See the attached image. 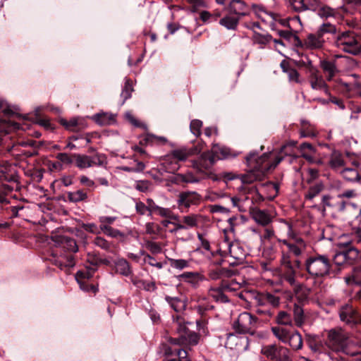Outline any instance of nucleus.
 <instances>
[{
  "mask_svg": "<svg viewBox=\"0 0 361 361\" xmlns=\"http://www.w3.org/2000/svg\"><path fill=\"white\" fill-rule=\"evenodd\" d=\"M230 14H233L240 19L250 14L249 6L243 0H231L227 6Z\"/></svg>",
  "mask_w": 361,
  "mask_h": 361,
  "instance_id": "nucleus-23",
  "label": "nucleus"
},
{
  "mask_svg": "<svg viewBox=\"0 0 361 361\" xmlns=\"http://www.w3.org/2000/svg\"><path fill=\"white\" fill-rule=\"evenodd\" d=\"M356 309L351 305L346 304L341 307L339 316H356Z\"/></svg>",
  "mask_w": 361,
  "mask_h": 361,
  "instance_id": "nucleus-57",
  "label": "nucleus"
},
{
  "mask_svg": "<svg viewBox=\"0 0 361 361\" xmlns=\"http://www.w3.org/2000/svg\"><path fill=\"white\" fill-rule=\"evenodd\" d=\"M101 232H103L107 236L118 238H124L125 234L119 230L112 228L111 226L99 225Z\"/></svg>",
  "mask_w": 361,
  "mask_h": 361,
  "instance_id": "nucleus-44",
  "label": "nucleus"
},
{
  "mask_svg": "<svg viewBox=\"0 0 361 361\" xmlns=\"http://www.w3.org/2000/svg\"><path fill=\"white\" fill-rule=\"evenodd\" d=\"M292 232V226L289 225V236L293 240L292 244L289 246L288 254L293 255L295 257H299L301 256L307 249V243L301 237L297 236L294 233H290Z\"/></svg>",
  "mask_w": 361,
  "mask_h": 361,
  "instance_id": "nucleus-17",
  "label": "nucleus"
},
{
  "mask_svg": "<svg viewBox=\"0 0 361 361\" xmlns=\"http://www.w3.org/2000/svg\"><path fill=\"white\" fill-rule=\"evenodd\" d=\"M77 281L80 288L84 291L95 293L98 290L96 286L90 283L88 281L77 280Z\"/></svg>",
  "mask_w": 361,
  "mask_h": 361,
  "instance_id": "nucleus-58",
  "label": "nucleus"
},
{
  "mask_svg": "<svg viewBox=\"0 0 361 361\" xmlns=\"http://www.w3.org/2000/svg\"><path fill=\"white\" fill-rule=\"evenodd\" d=\"M161 351L166 356V361H192L186 350L164 343Z\"/></svg>",
  "mask_w": 361,
  "mask_h": 361,
  "instance_id": "nucleus-16",
  "label": "nucleus"
},
{
  "mask_svg": "<svg viewBox=\"0 0 361 361\" xmlns=\"http://www.w3.org/2000/svg\"><path fill=\"white\" fill-rule=\"evenodd\" d=\"M354 167L344 168L340 171V173L344 179L349 182H355L361 179V171H359L358 165L353 163Z\"/></svg>",
  "mask_w": 361,
  "mask_h": 361,
  "instance_id": "nucleus-28",
  "label": "nucleus"
},
{
  "mask_svg": "<svg viewBox=\"0 0 361 361\" xmlns=\"http://www.w3.org/2000/svg\"><path fill=\"white\" fill-rule=\"evenodd\" d=\"M94 271H92V269L87 267L85 270H80L77 271L75 274L76 280L89 281L92 276Z\"/></svg>",
  "mask_w": 361,
  "mask_h": 361,
  "instance_id": "nucleus-52",
  "label": "nucleus"
},
{
  "mask_svg": "<svg viewBox=\"0 0 361 361\" xmlns=\"http://www.w3.org/2000/svg\"><path fill=\"white\" fill-rule=\"evenodd\" d=\"M252 38L254 43L263 46L269 44L272 39V37L270 35H262L257 31H255Z\"/></svg>",
  "mask_w": 361,
  "mask_h": 361,
  "instance_id": "nucleus-46",
  "label": "nucleus"
},
{
  "mask_svg": "<svg viewBox=\"0 0 361 361\" xmlns=\"http://www.w3.org/2000/svg\"><path fill=\"white\" fill-rule=\"evenodd\" d=\"M240 18L229 14L225 16L219 20V24L228 30H235L240 22Z\"/></svg>",
  "mask_w": 361,
  "mask_h": 361,
  "instance_id": "nucleus-36",
  "label": "nucleus"
},
{
  "mask_svg": "<svg viewBox=\"0 0 361 361\" xmlns=\"http://www.w3.org/2000/svg\"><path fill=\"white\" fill-rule=\"evenodd\" d=\"M312 207L325 216L327 209H334L338 212H343L346 207V202L344 200H339L338 197H334L326 194L322 195L319 204H314Z\"/></svg>",
  "mask_w": 361,
  "mask_h": 361,
  "instance_id": "nucleus-10",
  "label": "nucleus"
},
{
  "mask_svg": "<svg viewBox=\"0 0 361 361\" xmlns=\"http://www.w3.org/2000/svg\"><path fill=\"white\" fill-rule=\"evenodd\" d=\"M329 164L333 170L340 173L345 166L343 154L338 151H334L331 154Z\"/></svg>",
  "mask_w": 361,
  "mask_h": 361,
  "instance_id": "nucleus-32",
  "label": "nucleus"
},
{
  "mask_svg": "<svg viewBox=\"0 0 361 361\" xmlns=\"http://www.w3.org/2000/svg\"><path fill=\"white\" fill-rule=\"evenodd\" d=\"M317 31L322 36L323 38L324 35L326 34L335 35L336 36L338 32H340V31H338L336 26L330 23H324L322 24L319 27Z\"/></svg>",
  "mask_w": 361,
  "mask_h": 361,
  "instance_id": "nucleus-45",
  "label": "nucleus"
},
{
  "mask_svg": "<svg viewBox=\"0 0 361 361\" xmlns=\"http://www.w3.org/2000/svg\"><path fill=\"white\" fill-rule=\"evenodd\" d=\"M56 243L63 250L71 253L61 254L59 255H58L57 253H53L51 257L49 259L51 264L56 266L61 270L73 267L75 262L72 253H75L78 250L75 240L71 237L61 235L56 237Z\"/></svg>",
  "mask_w": 361,
  "mask_h": 361,
  "instance_id": "nucleus-3",
  "label": "nucleus"
},
{
  "mask_svg": "<svg viewBox=\"0 0 361 361\" xmlns=\"http://www.w3.org/2000/svg\"><path fill=\"white\" fill-rule=\"evenodd\" d=\"M247 321L241 319V317H238L233 323L232 328L236 334H251L253 335L255 331L252 329L251 325L255 323L258 317H245Z\"/></svg>",
  "mask_w": 361,
  "mask_h": 361,
  "instance_id": "nucleus-20",
  "label": "nucleus"
},
{
  "mask_svg": "<svg viewBox=\"0 0 361 361\" xmlns=\"http://www.w3.org/2000/svg\"><path fill=\"white\" fill-rule=\"evenodd\" d=\"M209 295L216 302H226L228 301V297L224 293L222 288H210Z\"/></svg>",
  "mask_w": 361,
  "mask_h": 361,
  "instance_id": "nucleus-43",
  "label": "nucleus"
},
{
  "mask_svg": "<svg viewBox=\"0 0 361 361\" xmlns=\"http://www.w3.org/2000/svg\"><path fill=\"white\" fill-rule=\"evenodd\" d=\"M280 276L282 281L288 283L289 285L295 284L297 277V269L303 267L301 260L296 257L292 259L290 255L282 253L280 260Z\"/></svg>",
  "mask_w": 361,
  "mask_h": 361,
  "instance_id": "nucleus-8",
  "label": "nucleus"
},
{
  "mask_svg": "<svg viewBox=\"0 0 361 361\" xmlns=\"http://www.w3.org/2000/svg\"><path fill=\"white\" fill-rule=\"evenodd\" d=\"M334 45L340 50L354 56L361 53V37L353 30L338 32L334 37Z\"/></svg>",
  "mask_w": 361,
  "mask_h": 361,
  "instance_id": "nucleus-6",
  "label": "nucleus"
},
{
  "mask_svg": "<svg viewBox=\"0 0 361 361\" xmlns=\"http://www.w3.org/2000/svg\"><path fill=\"white\" fill-rule=\"evenodd\" d=\"M202 196L196 191L180 192L176 199L177 207L180 212H188L192 206L200 204Z\"/></svg>",
  "mask_w": 361,
  "mask_h": 361,
  "instance_id": "nucleus-12",
  "label": "nucleus"
},
{
  "mask_svg": "<svg viewBox=\"0 0 361 361\" xmlns=\"http://www.w3.org/2000/svg\"><path fill=\"white\" fill-rule=\"evenodd\" d=\"M92 119L100 126H109L116 122V116L111 113H99Z\"/></svg>",
  "mask_w": 361,
  "mask_h": 361,
  "instance_id": "nucleus-34",
  "label": "nucleus"
},
{
  "mask_svg": "<svg viewBox=\"0 0 361 361\" xmlns=\"http://www.w3.org/2000/svg\"><path fill=\"white\" fill-rule=\"evenodd\" d=\"M201 215L197 214H190L188 215L183 216L181 219H179V221L183 226H184V230L188 228H196L198 226Z\"/></svg>",
  "mask_w": 361,
  "mask_h": 361,
  "instance_id": "nucleus-30",
  "label": "nucleus"
},
{
  "mask_svg": "<svg viewBox=\"0 0 361 361\" xmlns=\"http://www.w3.org/2000/svg\"><path fill=\"white\" fill-rule=\"evenodd\" d=\"M299 148L302 153V157H304L307 160H309L311 158L309 153L312 154V153L315 152L314 147L312 146V145H311L310 143H308V142L302 143L300 145Z\"/></svg>",
  "mask_w": 361,
  "mask_h": 361,
  "instance_id": "nucleus-48",
  "label": "nucleus"
},
{
  "mask_svg": "<svg viewBox=\"0 0 361 361\" xmlns=\"http://www.w3.org/2000/svg\"><path fill=\"white\" fill-rule=\"evenodd\" d=\"M87 262L92 266V271H95L97 267L101 264H107L109 262L106 259H102L99 255L94 252L88 253Z\"/></svg>",
  "mask_w": 361,
  "mask_h": 361,
  "instance_id": "nucleus-42",
  "label": "nucleus"
},
{
  "mask_svg": "<svg viewBox=\"0 0 361 361\" xmlns=\"http://www.w3.org/2000/svg\"><path fill=\"white\" fill-rule=\"evenodd\" d=\"M235 156L230 148L214 144L210 150L203 152L199 159L193 162V167L199 171L209 169L217 161Z\"/></svg>",
  "mask_w": 361,
  "mask_h": 361,
  "instance_id": "nucleus-4",
  "label": "nucleus"
},
{
  "mask_svg": "<svg viewBox=\"0 0 361 361\" xmlns=\"http://www.w3.org/2000/svg\"><path fill=\"white\" fill-rule=\"evenodd\" d=\"M288 7L295 12L305 11H316L318 8L317 0H286Z\"/></svg>",
  "mask_w": 361,
  "mask_h": 361,
  "instance_id": "nucleus-18",
  "label": "nucleus"
},
{
  "mask_svg": "<svg viewBox=\"0 0 361 361\" xmlns=\"http://www.w3.org/2000/svg\"><path fill=\"white\" fill-rule=\"evenodd\" d=\"M316 11H317V15L322 18H328L329 17H333L336 14V11L334 8L328 6H322L319 7V4L318 8Z\"/></svg>",
  "mask_w": 361,
  "mask_h": 361,
  "instance_id": "nucleus-47",
  "label": "nucleus"
},
{
  "mask_svg": "<svg viewBox=\"0 0 361 361\" xmlns=\"http://www.w3.org/2000/svg\"><path fill=\"white\" fill-rule=\"evenodd\" d=\"M183 317H173L174 324L177 326L176 331L178 334L183 333V343L189 344L190 345H196L199 343V334L191 330L188 326V325L194 326L192 322H185L182 321Z\"/></svg>",
  "mask_w": 361,
  "mask_h": 361,
  "instance_id": "nucleus-14",
  "label": "nucleus"
},
{
  "mask_svg": "<svg viewBox=\"0 0 361 361\" xmlns=\"http://www.w3.org/2000/svg\"><path fill=\"white\" fill-rule=\"evenodd\" d=\"M290 286L293 288V291L300 303L304 304L308 301L310 295L312 292L310 288L307 287L304 283H298L296 279L295 284Z\"/></svg>",
  "mask_w": 361,
  "mask_h": 361,
  "instance_id": "nucleus-27",
  "label": "nucleus"
},
{
  "mask_svg": "<svg viewBox=\"0 0 361 361\" xmlns=\"http://www.w3.org/2000/svg\"><path fill=\"white\" fill-rule=\"evenodd\" d=\"M155 213L162 217H169L173 220H178L179 219V216L178 215H173L172 211L169 208H164L159 206Z\"/></svg>",
  "mask_w": 361,
  "mask_h": 361,
  "instance_id": "nucleus-54",
  "label": "nucleus"
},
{
  "mask_svg": "<svg viewBox=\"0 0 361 361\" xmlns=\"http://www.w3.org/2000/svg\"><path fill=\"white\" fill-rule=\"evenodd\" d=\"M167 142V139L162 136H156L153 134L147 133L144 137H141L140 144L141 145H148L153 144L164 145Z\"/></svg>",
  "mask_w": 361,
  "mask_h": 361,
  "instance_id": "nucleus-37",
  "label": "nucleus"
},
{
  "mask_svg": "<svg viewBox=\"0 0 361 361\" xmlns=\"http://www.w3.org/2000/svg\"><path fill=\"white\" fill-rule=\"evenodd\" d=\"M346 250L335 254L333 262L338 266L343 265L348 259H354L358 256V251L351 245V243H346Z\"/></svg>",
  "mask_w": 361,
  "mask_h": 361,
  "instance_id": "nucleus-21",
  "label": "nucleus"
},
{
  "mask_svg": "<svg viewBox=\"0 0 361 361\" xmlns=\"http://www.w3.org/2000/svg\"><path fill=\"white\" fill-rule=\"evenodd\" d=\"M262 353L268 359L274 361H293L290 351L281 345H267L262 348Z\"/></svg>",
  "mask_w": 361,
  "mask_h": 361,
  "instance_id": "nucleus-11",
  "label": "nucleus"
},
{
  "mask_svg": "<svg viewBox=\"0 0 361 361\" xmlns=\"http://www.w3.org/2000/svg\"><path fill=\"white\" fill-rule=\"evenodd\" d=\"M56 158L63 164L71 165L73 163H75V157H73V154L61 152L56 155Z\"/></svg>",
  "mask_w": 361,
  "mask_h": 361,
  "instance_id": "nucleus-50",
  "label": "nucleus"
},
{
  "mask_svg": "<svg viewBox=\"0 0 361 361\" xmlns=\"http://www.w3.org/2000/svg\"><path fill=\"white\" fill-rule=\"evenodd\" d=\"M308 81L311 87L316 90H322L326 94H329V87L322 75L319 74V71L315 67L307 71Z\"/></svg>",
  "mask_w": 361,
  "mask_h": 361,
  "instance_id": "nucleus-19",
  "label": "nucleus"
},
{
  "mask_svg": "<svg viewBox=\"0 0 361 361\" xmlns=\"http://www.w3.org/2000/svg\"><path fill=\"white\" fill-rule=\"evenodd\" d=\"M344 323L345 329H350L351 334L357 333L361 329V317H341Z\"/></svg>",
  "mask_w": 361,
  "mask_h": 361,
  "instance_id": "nucleus-33",
  "label": "nucleus"
},
{
  "mask_svg": "<svg viewBox=\"0 0 361 361\" xmlns=\"http://www.w3.org/2000/svg\"><path fill=\"white\" fill-rule=\"evenodd\" d=\"M280 67L282 71L287 74L288 81L290 83L302 84L304 82V78H301L299 72L294 68H293L290 63L283 59L280 63Z\"/></svg>",
  "mask_w": 361,
  "mask_h": 361,
  "instance_id": "nucleus-25",
  "label": "nucleus"
},
{
  "mask_svg": "<svg viewBox=\"0 0 361 361\" xmlns=\"http://www.w3.org/2000/svg\"><path fill=\"white\" fill-rule=\"evenodd\" d=\"M59 123L61 125L65 127L68 130L73 131L75 128L78 126V121L75 118H72L70 121H67L64 118H60Z\"/></svg>",
  "mask_w": 361,
  "mask_h": 361,
  "instance_id": "nucleus-63",
  "label": "nucleus"
},
{
  "mask_svg": "<svg viewBox=\"0 0 361 361\" xmlns=\"http://www.w3.org/2000/svg\"><path fill=\"white\" fill-rule=\"evenodd\" d=\"M133 88L130 83L129 80H127L125 83L124 87L121 92V97L123 98V104L131 97Z\"/></svg>",
  "mask_w": 361,
  "mask_h": 361,
  "instance_id": "nucleus-59",
  "label": "nucleus"
},
{
  "mask_svg": "<svg viewBox=\"0 0 361 361\" xmlns=\"http://www.w3.org/2000/svg\"><path fill=\"white\" fill-rule=\"evenodd\" d=\"M195 308L197 310V312L202 316L212 310L214 306L209 304L207 301H202L199 305H196Z\"/></svg>",
  "mask_w": 361,
  "mask_h": 361,
  "instance_id": "nucleus-56",
  "label": "nucleus"
},
{
  "mask_svg": "<svg viewBox=\"0 0 361 361\" xmlns=\"http://www.w3.org/2000/svg\"><path fill=\"white\" fill-rule=\"evenodd\" d=\"M180 281H183L191 285L192 287L196 288L199 286L204 277L199 272L186 271L177 276Z\"/></svg>",
  "mask_w": 361,
  "mask_h": 361,
  "instance_id": "nucleus-26",
  "label": "nucleus"
},
{
  "mask_svg": "<svg viewBox=\"0 0 361 361\" xmlns=\"http://www.w3.org/2000/svg\"><path fill=\"white\" fill-rule=\"evenodd\" d=\"M141 255H145L144 262L147 263L149 265L159 269L163 267V264L161 262H157L154 257L149 254H145V251H142Z\"/></svg>",
  "mask_w": 361,
  "mask_h": 361,
  "instance_id": "nucleus-55",
  "label": "nucleus"
},
{
  "mask_svg": "<svg viewBox=\"0 0 361 361\" xmlns=\"http://www.w3.org/2000/svg\"><path fill=\"white\" fill-rule=\"evenodd\" d=\"M202 127V121L198 119H193L190 124V129L191 133L196 137H199L201 133Z\"/></svg>",
  "mask_w": 361,
  "mask_h": 361,
  "instance_id": "nucleus-53",
  "label": "nucleus"
},
{
  "mask_svg": "<svg viewBox=\"0 0 361 361\" xmlns=\"http://www.w3.org/2000/svg\"><path fill=\"white\" fill-rule=\"evenodd\" d=\"M276 322L279 326L271 327L274 335L282 342L288 343L293 349H300L302 346V336L293 329L291 317H276Z\"/></svg>",
  "mask_w": 361,
  "mask_h": 361,
  "instance_id": "nucleus-2",
  "label": "nucleus"
},
{
  "mask_svg": "<svg viewBox=\"0 0 361 361\" xmlns=\"http://www.w3.org/2000/svg\"><path fill=\"white\" fill-rule=\"evenodd\" d=\"M115 271L123 276H130L133 274V269L130 263L123 258L118 259L115 261Z\"/></svg>",
  "mask_w": 361,
  "mask_h": 361,
  "instance_id": "nucleus-31",
  "label": "nucleus"
},
{
  "mask_svg": "<svg viewBox=\"0 0 361 361\" xmlns=\"http://www.w3.org/2000/svg\"><path fill=\"white\" fill-rule=\"evenodd\" d=\"M320 67L326 74V80L331 81L337 73L338 68L334 61L323 60L320 62Z\"/></svg>",
  "mask_w": 361,
  "mask_h": 361,
  "instance_id": "nucleus-29",
  "label": "nucleus"
},
{
  "mask_svg": "<svg viewBox=\"0 0 361 361\" xmlns=\"http://www.w3.org/2000/svg\"><path fill=\"white\" fill-rule=\"evenodd\" d=\"M348 336L342 329H332L328 332L326 345L335 353H343L350 356L358 355L356 352H350L348 348Z\"/></svg>",
  "mask_w": 361,
  "mask_h": 361,
  "instance_id": "nucleus-9",
  "label": "nucleus"
},
{
  "mask_svg": "<svg viewBox=\"0 0 361 361\" xmlns=\"http://www.w3.org/2000/svg\"><path fill=\"white\" fill-rule=\"evenodd\" d=\"M200 181L199 178L194 176L192 173H187L185 174H177L175 176L172 180L176 184H179L181 183H195Z\"/></svg>",
  "mask_w": 361,
  "mask_h": 361,
  "instance_id": "nucleus-40",
  "label": "nucleus"
},
{
  "mask_svg": "<svg viewBox=\"0 0 361 361\" xmlns=\"http://www.w3.org/2000/svg\"><path fill=\"white\" fill-rule=\"evenodd\" d=\"M325 40L318 31L316 33H310L302 41V45L297 47L306 48L310 49H321L324 44Z\"/></svg>",
  "mask_w": 361,
  "mask_h": 361,
  "instance_id": "nucleus-24",
  "label": "nucleus"
},
{
  "mask_svg": "<svg viewBox=\"0 0 361 361\" xmlns=\"http://www.w3.org/2000/svg\"><path fill=\"white\" fill-rule=\"evenodd\" d=\"M145 227L146 233L147 234L158 235L161 233V231L160 226L154 222L147 223Z\"/></svg>",
  "mask_w": 361,
  "mask_h": 361,
  "instance_id": "nucleus-61",
  "label": "nucleus"
},
{
  "mask_svg": "<svg viewBox=\"0 0 361 361\" xmlns=\"http://www.w3.org/2000/svg\"><path fill=\"white\" fill-rule=\"evenodd\" d=\"M169 262L172 268L178 270H182L190 266V261L183 259H169Z\"/></svg>",
  "mask_w": 361,
  "mask_h": 361,
  "instance_id": "nucleus-49",
  "label": "nucleus"
},
{
  "mask_svg": "<svg viewBox=\"0 0 361 361\" xmlns=\"http://www.w3.org/2000/svg\"><path fill=\"white\" fill-rule=\"evenodd\" d=\"M1 175H0V178L6 181L10 182V183H18V176L15 173H9L7 171H1Z\"/></svg>",
  "mask_w": 361,
  "mask_h": 361,
  "instance_id": "nucleus-60",
  "label": "nucleus"
},
{
  "mask_svg": "<svg viewBox=\"0 0 361 361\" xmlns=\"http://www.w3.org/2000/svg\"><path fill=\"white\" fill-rule=\"evenodd\" d=\"M82 228L87 232L94 233V234H99L101 233V230L99 227L98 228L97 225L94 223L91 224H82Z\"/></svg>",
  "mask_w": 361,
  "mask_h": 361,
  "instance_id": "nucleus-64",
  "label": "nucleus"
},
{
  "mask_svg": "<svg viewBox=\"0 0 361 361\" xmlns=\"http://www.w3.org/2000/svg\"><path fill=\"white\" fill-rule=\"evenodd\" d=\"M252 217L257 223L264 226L269 225L272 221L271 216L265 210L255 211Z\"/></svg>",
  "mask_w": 361,
  "mask_h": 361,
  "instance_id": "nucleus-38",
  "label": "nucleus"
},
{
  "mask_svg": "<svg viewBox=\"0 0 361 361\" xmlns=\"http://www.w3.org/2000/svg\"><path fill=\"white\" fill-rule=\"evenodd\" d=\"M75 165L80 169L90 168L94 166H104L106 164V157L104 154L96 153L93 156L86 154H73Z\"/></svg>",
  "mask_w": 361,
  "mask_h": 361,
  "instance_id": "nucleus-13",
  "label": "nucleus"
},
{
  "mask_svg": "<svg viewBox=\"0 0 361 361\" xmlns=\"http://www.w3.org/2000/svg\"><path fill=\"white\" fill-rule=\"evenodd\" d=\"M222 252L228 255L233 259L230 262L232 265L242 264L247 255L245 250L238 242H226V249Z\"/></svg>",
  "mask_w": 361,
  "mask_h": 361,
  "instance_id": "nucleus-15",
  "label": "nucleus"
},
{
  "mask_svg": "<svg viewBox=\"0 0 361 361\" xmlns=\"http://www.w3.org/2000/svg\"><path fill=\"white\" fill-rule=\"evenodd\" d=\"M252 299L250 302L257 307L256 312L258 314H265L271 316L274 314L271 309L276 308L280 303V298L270 293L253 292L250 293Z\"/></svg>",
  "mask_w": 361,
  "mask_h": 361,
  "instance_id": "nucleus-7",
  "label": "nucleus"
},
{
  "mask_svg": "<svg viewBox=\"0 0 361 361\" xmlns=\"http://www.w3.org/2000/svg\"><path fill=\"white\" fill-rule=\"evenodd\" d=\"M324 190V185L322 183H317L311 185L305 194L306 200L314 203V198L317 197Z\"/></svg>",
  "mask_w": 361,
  "mask_h": 361,
  "instance_id": "nucleus-35",
  "label": "nucleus"
},
{
  "mask_svg": "<svg viewBox=\"0 0 361 361\" xmlns=\"http://www.w3.org/2000/svg\"><path fill=\"white\" fill-rule=\"evenodd\" d=\"M278 34L281 38L287 40L295 47L302 45V40L296 34L293 33L291 30H279Z\"/></svg>",
  "mask_w": 361,
  "mask_h": 361,
  "instance_id": "nucleus-39",
  "label": "nucleus"
},
{
  "mask_svg": "<svg viewBox=\"0 0 361 361\" xmlns=\"http://www.w3.org/2000/svg\"><path fill=\"white\" fill-rule=\"evenodd\" d=\"M145 247L152 254H159L161 252V246L159 243H157L149 240H145Z\"/></svg>",
  "mask_w": 361,
  "mask_h": 361,
  "instance_id": "nucleus-51",
  "label": "nucleus"
},
{
  "mask_svg": "<svg viewBox=\"0 0 361 361\" xmlns=\"http://www.w3.org/2000/svg\"><path fill=\"white\" fill-rule=\"evenodd\" d=\"M87 194L84 190H78L74 192H68L67 198L69 202L77 203L85 201L87 199Z\"/></svg>",
  "mask_w": 361,
  "mask_h": 361,
  "instance_id": "nucleus-41",
  "label": "nucleus"
},
{
  "mask_svg": "<svg viewBox=\"0 0 361 361\" xmlns=\"http://www.w3.org/2000/svg\"><path fill=\"white\" fill-rule=\"evenodd\" d=\"M287 148V145L281 147L280 153L271 161L270 154L264 153L258 156L257 152H251L245 157L246 164L250 170L245 174L240 175L239 178L244 184H250L255 181H260L265 177L267 173L274 169L283 159L281 155Z\"/></svg>",
  "mask_w": 361,
  "mask_h": 361,
  "instance_id": "nucleus-1",
  "label": "nucleus"
},
{
  "mask_svg": "<svg viewBox=\"0 0 361 361\" xmlns=\"http://www.w3.org/2000/svg\"><path fill=\"white\" fill-rule=\"evenodd\" d=\"M93 243L96 246L104 250H109L111 247L110 243H109L106 239L100 236L96 237Z\"/></svg>",
  "mask_w": 361,
  "mask_h": 361,
  "instance_id": "nucleus-62",
  "label": "nucleus"
},
{
  "mask_svg": "<svg viewBox=\"0 0 361 361\" xmlns=\"http://www.w3.org/2000/svg\"><path fill=\"white\" fill-rule=\"evenodd\" d=\"M203 149V144H201L200 145H197L195 147L187 149V148H181V149H174L171 152V159L179 161H185L189 157L197 154L200 153V152Z\"/></svg>",
  "mask_w": 361,
  "mask_h": 361,
  "instance_id": "nucleus-22",
  "label": "nucleus"
},
{
  "mask_svg": "<svg viewBox=\"0 0 361 361\" xmlns=\"http://www.w3.org/2000/svg\"><path fill=\"white\" fill-rule=\"evenodd\" d=\"M303 269L311 278H324L331 273V259L326 255L317 253L305 259Z\"/></svg>",
  "mask_w": 361,
  "mask_h": 361,
  "instance_id": "nucleus-5",
  "label": "nucleus"
}]
</instances>
